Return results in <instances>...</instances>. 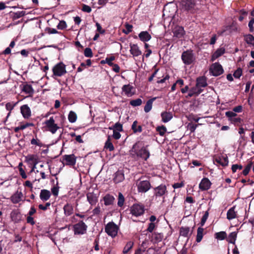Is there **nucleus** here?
I'll list each match as a JSON object with an SVG mask.
<instances>
[{
  "mask_svg": "<svg viewBox=\"0 0 254 254\" xmlns=\"http://www.w3.org/2000/svg\"><path fill=\"white\" fill-rule=\"evenodd\" d=\"M180 8L183 11L194 14L199 10L200 4L196 0H181Z\"/></svg>",
  "mask_w": 254,
  "mask_h": 254,
  "instance_id": "obj_1",
  "label": "nucleus"
},
{
  "mask_svg": "<svg viewBox=\"0 0 254 254\" xmlns=\"http://www.w3.org/2000/svg\"><path fill=\"white\" fill-rule=\"evenodd\" d=\"M140 143V142L135 143L132 146V151L134 152L138 157L146 161L150 156V152L147 149V146L146 147L143 146L139 149Z\"/></svg>",
  "mask_w": 254,
  "mask_h": 254,
  "instance_id": "obj_2",
  "label": "nucleus"
},
{
  "mask_svg": "<svg viewBox=\"0 0 254 254\" xmlns=\"http://www.w3.org/2000/svg\"><path fill=\"white\" fill-rule=\"evenodd\" d=\"M52 71V77L62 76L67 72L66 65L63 62H60L53 66Z\"/></svg>",
  "mask_w": 254,
  "mask_h": 254,
  "instance_id": "obj_3",
  "label": "nucleus"
},
{
  "mask_svg": "<svg viewBox=\"0 0 254 254\" xmlns=\"http://www.w3.org/2000/svg\"><path fill=\"white\" fill-rule=\"evenodd\" d=\"M181 59L185 64L190 65L195 62V57L192 50H187L182 53Z\"/></svg>",
  "mask_w": 254,
  "mask_h": 254,
  "instance_id": "obj_4",
  "label": "nucleus"
},
{
  "mask_svg": "<svg viewBox=\"0 0 254 254\" xmlns=\"http://www.w3.org/2000/svg\"><path fill=\"white\" fill-rule=\"evenodd\" d=\"M118 230V226L113 221L108 223L105 227V232L112 238L117 235Z\"/></svg>",
  "mask_w": 254,
  "mask_h": 254,
  "instance_id": "obj_5",
  "label": "nucleus"
},
{
  "mask_svg": "<svg viewBox=\"0 0 254 254\" xmlns=\"http://www.w3.org/2000/svg\"><path fill=\"white\" fill-rule=\"evenodd\" d=\"M45 124L47 130L53 134H55L60 128L57 124L55 123V121L53 117H51L49 120L46 121Z\"/></svg>",
  "mask_w": 254,
  "mask_h": 254,
  "instance_id": "obj_6",
  "label": "nucleus"
},
{
  "mask_svg": "<svg viewBox=\"0 0 254 254\" xmlns=\"http://www.w3.org/2000/svg\"><path fill=\"white\" fill-rule=\"evenodd\" d=\"M153 192L156 197H162L164 198V195L168 193V190L166 185L162 184L153 189Z\"/></svg>",
  "mask_w": 254,
  "mask_h": 254,
  "instance_id": "obj_7",
  "label": "nucleus"
},
{
  "mask_svg": "<svg viewBox=\"0 0 254 254\" xmlns=\"http://www.w3.org/2000/svg\"><path fill=\"white\" fill-rule=\"evenodd\" d=\"M209 71L211 74L214 76H218L224 72L222 66L218 62L215 63L211 65Z\"/></svg>",
  "mask_w": 254,
  "mask_h": 254,
  "instance_id": "obj_8",
  "label": "nucleus"
},
{
  "mask_svg": "<svg viewBox=\"0 0 254 254\" xmlns=\"http://www.w3.org/2000/svg\"><path fill=\"white\" fill-rule=\"evenodd\" d=\"M137 190L139 192L145 193L150 190L151 187L149 181H140L137 184Z\"/></svg>",
  "mask_w": 254,
  "mask_h": 254,
  "instance_id": "obj_9",
  "label": "nucleus"
},
{
  "mask_svg": "<svg viewBox=\"0 0 254 254\" xmlns=\"http://www.w3.org/2000/svg\"><path fill=\"white\" fill-rule=\"evenodd\" d=\"M75 234H84L86 233L87 226L83 221H80L73 226Z\"/></svg>",
  "mask_w": 254,
  "mask_h": 254,
  "instance_id": "obj_10",
  "label": "nucleus"
},
{
  "mask_svg": "<svg viewBox=\"0 0 254 254\" xmlns=\"http://www.w3.org/2000/svg\"><path fill=\"white\" fill-rule=\"evenodd\" d=\"M131 213L135 216H139L144 213V207L143 205L134 204L130 208Z\"/></svg>",
  "mask_w": 254,
  "mask_h": 254,
  "instance_id": "obj_11",
  "label": "nucleus"
},
{
  "mask_svg": "<svg viewBox=\"0 0 254 254\" xmlns=\"http://www.w3.org/2000/svg\"><path fill=\"white\" fill-rule=\"evenodd\" d=\"M63 164L68 166H74L76 162V157L73 154L64 155L63 156Z\"/></svg>",
  "mask_w": 254,
  "mask_h": 254,
  "instance_id": "obj_12",
  "label": "nucleus"
},
{
  "mask_svg": "<svg viewBox=\"0 0 254 254\" xmlns=\"http://www.w3.org/2000/svg\"><path fill=\"white\" fill-rule=\"evenodd\" d=\"M214 163L217 165H221L222 167L228 166L229 160L227 156H217L214 158Z\"/></svg>",
  "mask_w": 254,
  "mask_h": 254,
  "instance_id": "obj_13",
  "label": "nucleus"
},
{
  "mask_svg": "<svg viewBox=\"0 0 254 254\" xmlns=\"http://www.w3.org/2000/svg\"><path fill=\"white\" fill-rule=\"evenodd\" d=\"M122 90L125 94L128 97H131L135 94L134 87L129 84L123 85Z\"/></svg>",
  "mask_w": 254,
  "mask_h": 254,
  "instance_id": "obj_14",
  "label": "nucleus"
},
{
  "mask_svg": "<svg viewBox=\"0 0 254 254\" xmlns=\"http://www.w3.org/2000/svg\"><path fill=\"white\" fill-rule=\"evenodd\" d=\"M20 87L22 92H24L26 94H28L29 96H32L34 93V90L32 85L28 84L27 82L20 85Z\"/></svg>",
  "mask_w": 254,
  "mask_h": 254,
  "instance_id": "obj_15",
  "label": "nucleus"
},
{
  "mask_svg": "<svg viewBox=\"0 0 254 254\" xmlns=\"http://www.w3.org/2000/svg\"><path fill=\"white\" fill-rule=\"evenodd\" d=\"M125 180V175L123 170H118L114 174L113 181L115 184H118Z\"/></svg>",
  "mask_w": 254,
  "mask_h": 254,
  "instance_id": "obj_16",
  "label": "nucleus"
},
{
  "mask_svg": "<svg viewBox=\"0 0 254 254\" xmlns=\"http://www.w3.org/2000/svg\"><path fill=\"white\" fill-rule=\"evenodd\" d=\"M211 183L207 178H203L199 184V188L201 190H207L210 188Z\"/></svg>",
  "mask_w": 254,
  "mask_h": 254,
  "instance_id": "obj_17",
  "label": "nucleus"
},
{
  "mask_svg": "<svg viewBox=\"0 0 254 254\" xmlns=\"http://www.w3.org/2000/svg\"><path fill=\"white\" fill-rule=\"evenodd\" d=\"M20 112L23 117L25 119H29L31 116V109L27 104L20 107Z\"/></svg>",
  "mask_w": 254,
  "mask_h": 254,
  "instance_id": "obj_18",
  "label": "nucleus"
},
{
  "mask_svg": "<svg viewBox=\"0 0 254 254\" xmlns=\"http://www.w3.org/2000/svg\"><path fill=\"white\" fill-rule=\"evenodd\" d=\"M129 47L130 53L133 57H138L142 54V52L137 44L130 43Z\"/></svg>",
  "mask_w": 254,
  "mask_h": 254,
  "instance_id": "obj_19",
  "label": "nucleus"
},
{
  "mask_svg": "<svg viewBox=\"0 0 254 254\" xmlns=\"http://www.w3.org/2000/svg\"><path fill=\"white\" fill-rule=\"evenodd\" d=\"M22 196V193L21 191H17L12 195L10 200L13 203L16 204L21 201Z\"/></svg>",
  "mask_w": 254,
  "mask_h": 254,
  "instance_id": "obj_20",
  "label": "nucleus"
},
{
  "mask_svg": "<svg viewBox=\"0 0 254 254\" xmlns=\"http://www.w3.org/2000/svg\"><path fill=\"white\" fill-rule=\"evenodd\" d=\"M161 117L163 123H167L173 118V114L170 112L164 111L161 113Z\"/></svg>",
  "mask_w": 254,
  "mask_h": 254,
  "instance_id": "obj_21",
  "label": "nucleus"
},
{
  "mask_svg": "<svg viewBox=\"0 0 254 254\" xmlns=\"http://www.w3.org/2000/svg\"><path fill=\"white\" fill-rule=\"evenodd\" d=\"M140 40L146 42L149 41L151 38V35L147 31H141L138 35Z\"/></svg>",
  "mask_w": 254,
  "mask_h": 254,
  "instance_id": "obj_22",
  "label": "nucleus"
},
{
  "mask_svg": "<svg viewBox=\"0 0 254 254\" xmlns=\"http://www.w3.org/2000/svg\"><path fill=\"white\" fill-rule=\"evenodd\" d=\"M207 79L204 76H200L196 79V86L205 87L207 86Z\"/></svg>",
  "mask_w": 254,
  "mask_h": 254,
  "instance_id": "obj_23",
  "label": "nucleus"
},
{
  "mask_svg": "<svg viewBox=\"0 0 254 254\" xmlns=\"http://www.w3.org/2000/svg\"><path fill=\"white\" fill-rule=\"evenodd\" d=\"M10 217L15 223H17L21 220V214L18 210H12L10 213Z\"/></svg>",
  "mask_w": 254,
  "mask_h": 254,
  "instance_id": "obj_24",
  "label": "nucleus"
},
{
  "mask_svg": "<svg viewBox=\"0 0 254 254\" xmlns=\"http://www.w3.org/2000/svg\"><path fill=\"white\" fill-rule=\"evenodd\" d=\"M51 196L50 191L47 190H42L40 193V199L44 201L48 200Z\"/></svg>",
  "mask_w": 254,
  "mask_h": 254,
  "instance_id": "obj_25",
  "label": "nucleus"
},
{
  "mask_svg": "<svg viewBox=\"0 0 254 254\" xmlns=\"http://www.w3.org/2000/svg\"><path fill=\"white\" fill-rule=\"evenodd\" d=\"M103 200L105 205L108 206L113 204L115 198L113 195L110 194H107L103 197Z\"/></svg>",
  "mask_w": 254,
  "mask_h": 254,
  "instance_id": "obj_26",
  "label": "nucleus"
},
{
  "mask_svg": "<svg viewBox=\"0 0 254 254\" xmlns=\"http://www.w3.org/2000/svg\"><path fill=\"white\" fill-rule=\"evenodd\" d=\"M86 196L88 201L91 205H95L97 202V197L93 193H88Z\"/></svg>",
  "mask_w": 254,
  "mask_h": 254,
  "instance_id": "obj_27",
  "label": "nucleus"
},
{
  "mask_svg": "<svg viewBox=\"0 0 254 254\" xmlns=\"http://www.w3.org/2000/svg\"><path fill=\"white\" fill-rule=\"evenodd\" d=\"M225 52V50L223 48H221L217 49V50L213 53L211 57V61H214L219 57L221 56Z\"/></svg>",
  "mask_w": 254,
  "mask_h": 254,
  "instance_id": "obj_28",
  "label": "nucleus"
},
{
  "mask_svg": "<svg viewBox=\"0 0 254 254\" xmlns=\"http://www.w3.org/2000/svg\"><path fill=\"white\" fill-rule=\"evenodd\" d=\"M185 32L184 28L182 26H179L175 28L174 31V36L177 38H181L185 35Z\"/></svg>",
  "mask_w": 254,
  "mask_h": 254,
  "instance_id": "obj_29",
  "label": "nucleus"
},
{
  "mask_svg": "<svg viewBox=\"0 0 254 254\" xmlns=\"http://www.w3.org/2000/svg\"><path fill=\"white\" fill-rule=\"evenodd\" d=\"M236 206H234L230 208L227 213V218L228 220L233 219L237 217L236 212L235 211Z\"/></svg>",
  "mask_w": 254,
  "mask_h": 254,
  "instance_id": "obj_30",
  "label": "nucleus"
},
{
  "mask_svg": "<svg viewBox=\"0 0 254 254\" xmlns=\"http://www.w3.org/2000/svg\"><path fill=\"white\" fill-rule=\"evenodd\" d=\"M157 97H153L148 100L144 106V110L145 113H148L151 111L152 108L153 102L157 99Z\"/></svg>",
  "mask_w": 254,
  "mask_h": 254,
  "instance_id": "obj_31",
  "label": "nucleus"
},
{
  "mask_svg": "<svg viewBox=\"0 0 254 254\" xmlns=\"http://www.w3.org/2000/svg\"><path fill=\"white\" fill-rule=\"evenodd\" d=\"M64 210L65 215L70 216L73 212V207L71 204L67 203L64 206Z\"/></svg>",
  "mask_w": 254,
  "mask_h": 254,
  "instance_id": "obj_32",
  "label": "nucleus"
},
{
  "mask_svg": "<svg viewBox=\"0 0 254 254\" xmlns=\"http://www.w3.org/2000/svg\"><path fill=\"white\" fill-rule=\"evenodd\" d=\"M104 149L109 150L110 151H112L115 149L114 146L111 140V137L109 135L108 136V138L105 143Z\"/></svg>",
  "mask_w": 254,
  "mask_h": 254,
  "instance_id": "obj_33",
  "label": "nucleus"
},
{
  "mask_svg": "<svg viewBox=\"0 0 254 254\" xmlns=\"http://www.w3.org/2000/svg\"><path fill=\"white\" fill-rule=\"evenodd\" d=\"M237 237V232H233L230 233L226 238L227 241L231 244H235Z\"/></svg>",
  "mask_w": 254,
  "mask_h": 254,
  "instance_id": "obj_34",
  "label": "nucleus"
},
{
  "mask_svg": "<svg viewBox=\"0 0 254 254\" xmlns=\"http://www.w3.org/2000/svg\"><path fill=\"white\" fill-rule=\"evenodd\" d=\"M190 231V228L188 227H182L180 229V234L181 236L184 237H188L189 235H190L191 233L189 234Z\"/></svg>",
  "mask_w": 254,
  "mask_h": 254,
  "instance_id": "obj_35",
  "label": "nucleus"
},
{
  "mask_svg": "<svg viewBox=\"0 0 254 254\" xmlns=\"http://www.w3.org/2000/svg\"><path fill=\"white\" fill-rule=\"evenodd\" d=\"M138 122L137 121H134L131 126V129L134 133L141 132L142 131V127L141 126H137Z\"/></svg>",
  "mask_w": 254,
  "mask_h": 254,
  "instance_id": "obj_36",
  "label": "nucleus"
},
{
  "mask_svg": "<svg viewBox=\"0 0 254 254\" xmlns=\"http://www.w3.org/2000/svg\"><path fill=\"white\" fill-rule=\"evenodd\" d=\"M204 229L201 227H198L197 230V235L196 238V241L197 243L201 242L203 236Z\"/></svg>",
  "mask_w": 254,
  "mask_h": 254,
  "instance_id": "obj_37",
  "label": "nucleus"
},
{
  "mask_svg": "<svg viewBox=\"0 0 254 254\" xmlns=\"http://www.w3.org/2000/svg\"><path fill=\"white\" fill-rule=\"evenodd\" d=\"M198 93L197 92V87L195 86L192 88H191L189 91L188 95L186 96V98H190L193 96H198Z\"/></svg>",
  "mask_w": 254,
  "mask_h": 254,
  "instance_id": "obj_38",
  "label": "nucleus"
},
{
  "mask_svg": "<svg viewBox=\"0 0 254 254\" xmlns=\"http://www.w3.org/2000/svg\"><path fill=\"white\" fill-rule=\"evenodd\" d=\"M77 115L74 112L72 111L69 112L68 115V120L70 123H75L77 120Z\"/></svg>",
  "mask_w": 254,
  "mask_h": 254,
  "instance_id": "obj_39",
  "label": "nucleus"
},
{
  "mask_svg": "<svg viewBox=\"0 0 254 254\" xmlns=\"http://www.w3.org/2000/svg\"><path fill=\"white\" fill-rule=\"evenodd\" d=\"M215 238L218 240H223L227 238V234L224 231H221L215 234Z\"/></svg>",
  "mask_w": 254,
  "mask_h": 254,
  "instance_id": "obj_40",
  "label": "nucleus"
},
{
  "mask_svg": "<svg viewBox=\"0 0 254 254\" xmlns=\"http://www.w3.org/2000/svg\"><path fill=\"white\" fill-rule=\"evenodd\" d=\"M133 246V243L132 242H128L124 248L123 253L125 254H127L132 249Z\"/></svg>",
  "mask_w": 254,
  "mask_h": 254,
  "instance_id": "obj_41",
  "label": "nucleus"
},
{
  "mask_svg": "<svg viewBox=\"0 0 254 254\" xmlns=\"http://www.w3.org/2000/svg\"><path fill=\"white\" fill-rule=\"evenodd\" d=\"M245 40L247 44L254 46V37L251 34H248L245 37Z\"/></svg>",
  "mask_w": 254,
  "mask_h": 254,
  "instance_id": "obj_42",
  "label": "nucleus"
},
{
  "mask_svg": "<svg viewBox=\"0 0 254 254\" xmlns=\"http://www.w3.org/2000/svg\"><path fill=\"white\" fill-rule=\"evenodd\" d=\"M156 130L160 136H164L167 131V128L164 126H158L156 127Z\"/></svg>",
  "mask_w": 254,
  "mask_h": 254,
  "instance_id": "obj_43",
  "label": "nucleus"
},
{
  "mask_svg": "<svg viewBox=\"0 0 254 254\" xmlns=\"http://www.w3.org/2000/svg\"><path fill=\"white\" fill-rule=\"evenodd\" d=\"M252 162H250L245 167V169L242 172L241 174L244 176H247L249 174L252 168Z\"/></svg>",
  "mask_w": 254,
  "mask_h": 254,
  "instance_id": "obj_44",
  "label": "nucleus"
},
{
  "mask_svg": "<svg viewBox=\"0 0 254 254\" xmlns=\"http://www.w3.org/2000/svg\"><path fill=\"white\" fill-rule=\"evenodd\" d=\"M142 103V100L140 98H137L135 100H131L129 102V104L133 107H136L141 105Z\"/></svg>",
  "mask_w": 254,
  "mask_h": 254,
  "instance_id": "obj_45",
  "label": "nucleus"
},
{
  "mask_svg": "<svg viewBox=\"0 0 254 254\" xmlns=\"http://www.w3.org/2000/svg\"><path fill=\"white\" fill-rule=\"evenodd\" d=\"M125 197L121 192L119 193L118 198V205L119 207H122L124 204Z\"/></svg>",
  "mask_w": 254,
  "mask_h": 254,
  "instance_id": "obj_46",
  "label": "nucleus"
},
{
  "mask_svg": "<svg viewBox=\"0 0 254 254\" xmlns=\"http://www.w3.org/2000/svg\"><path fill=\"white\" fill-rule=\"evenodd\" d=\"M209 216L208 211H206L205 212L204 215L201 218V221L200 222V226L202 227L205 224L207 219H208Z\"/></svg>",
  "mask_w": 254,
  "mask_h": 254,
  "instance_id": "obj_47",
  "label": "nucleus"
},
{
  "mask_svg": "<svg viewBox=\"0 0 254 254\" xmlns=\"http://www.w3.org/2000/svg\"><path fill=\"white\" fill-rule=\"evenodd\" d=\"M153 237L156 242H160L163 239V235L162 233H154L153 234Z\"/></svg>",
  "mask_w": 254,
  "mask_h": 254,
  "instance_id": "obj_48",
  "label": "nucleus"
},
{
  "mask_svg": "<svg viewBox=\"0 0 254 254\" xmlns=\"http://www.w3.org/2000/svg\"><path fill=\"white\" fill-rule=\"evenodd\" d=\"M84 55L87 58L92 57L93 55L91 49L90 48H86L84 51Z\"/></svg>",
  "mask_w": 254,
  "mask_h": 254,
  "instance_id": "obj_49",
  "label": "nucleus"
},
{
  "mask_svg": "<svg viewBox=\"0 0 254 254\" xmlns=\"http://www.w3.org/2000/svg\"><path fill=\"white\" fill-rule=\"evenodd\" d=\"M18 103V102L13 103L11 102L7 103L5 105V108L7 111H9V112H11L14 107L17 105Z\"/></svg>",
  "mask_w": 254,
  "mask_h": 254,
  "instance_id": "obj_50",
  "label": "nucleus"
},
{
  "mask_svg": "<svg viewBox=\"0 0 254 254\" xmlns=\"http://www.w3.org/2000/svg\"><path fill=\"white\" fill-rule=\"evenodd\" d=\"M243 70L241 67H239L237 68L236 70H235L233 73V76L236 78H240V77L242 75Z\"/></svg>",
  "mask_w": 254,
  "mask_h": 254,
  "instance_id": "obj_51",
  "label": "nucleus"
},
{
  "mask_svg": "<svg viewBox=\"0 0 254 254\" xmlns=\"http://www.w3.org/2000/svg\"><path fill=\"white\" fill-rule=\"evenodd\" d=\"M66 27H67L66 23L64 20L60 21V22L59 23L58 25L57 26V28L60 30L65 29L66 28Z\"/></svg>",
  "mask_w": 254,
  "mask_h": 254,
  "instance_id": "obj_52",
  "label": "nucleus"
},
{
  "mask_svg": "<svg viewBox=\"0 0 254 254\" xmlns=\"http://www.w3.org/2000/svg\"><path fill=\"white\" fill-rule=\"evenodd\" d=\"M25 14V11H17L16 12H14L13 14V18L15 19L19 18L21 17H23Z\"/></svg>",
  "mask_w": 254,
  "mask_h": 254,
  "instance_id": "obj_53",
  "label": "nucleus"
},
{
  "mask_svg": "<svg viewBox=\"0 0 254 254\" xmlns=\"http://www.w3.org/2000/svg\"><path fill=\"white\" fill-rule=\"evenodd\" d=\"M126 30H123V32L126 34H128L132 31V25L128 23H126L125 25Z\"/></svg>",
  "mask_w": 254,
  "mask_h": 254,
  "instance_id": "obj_54",
  "label": "nucleus"
},
{
  "mask_svg": "<svg viewBox=\"0 0 254 254\" xmlns=\"http://www.w3.org/2000/svg\"><path fill=\"white\" fill-rule=\"evenodd\" d=\"M225 115L229 118V120L230 121L232 118L235 117L237 114L234 111H227L226 112Z\"/></svg>",
  "mask_w": 254,
  "mask_h": 254,
  "instance_id": "obj_55",
  "label": "nucleus"
},
{
  "mask_svg": "<svg viewBox=\"0 0 254 254\" xmlns=\"http://www.w3.org/2000/svg\"><path fill=\"white\" fill-rule=\"evenodd\" d=\"M31 144L32 145H36L40 147L43 146V143L40 141L39 139H36L35 138H32L31 140Z\"/></svg>",
  "mask_w": 254,
  "mask_h": 254,
  "instance_id": "obj_56",
  "label": "nucleus"
},
{
  "mask_svg": "<svg viewBox=\"0 0 254 254\" xmlns=\"http://www.w3.org/2000/svg\"><path fill=\"white\" fill-rule=\"evenodd\" d=\"M115 57L114 56H111L106 58V62L109 66H111L114 63L112 62L114 61Z\"/></svg>",
  "mask_w": 254,
  "mask_h": 254,
  "instance_id": "obj_57",
  "label": "nucleus"
},
{
  "mask_svg": "<svg viewBox=\"0 0 254 254\" xmlns=\"http://www.w3.org/2000/svg\"><path fill=\"white\" fill-rule=\"evenodd\" d=\"M114 130L118 131H123V129L122 125L119 122L116 123L114 126Z\"/></svg>",
  "mask_w": 254,
  "mask_h": 254,
  "instance_id": "obj_58",
  "label": "nucleus"
},
{
  "mask_svg": "<svg viewBox=\"0 0 254 254\" xmlns=\"http://www.w3.org/2000/svg\"><path fill=\"white\" fill-rule=\"evenodd\" d=\"M198 125L190 123L188 125V127L190 132H194L196 129Z\"/></svg>",
  "mask_w": 254,
  "mask_h": 254,
  "instance_id": "obj_59",
  "label": "nucleus"
},
{
  "mask_svg": "<svg viewBox=\"0 0 254 254\" xmlns=\"http://www.w3.org/2000/svg\"><path fill=\"white\" fill-rule=\"evenodd\" d=\"M243 166L241 165L234 164L232 166V171L233 173H235L238 169L242 170Z\"/></svg>",
  "mask_w": 254,
  "mask_h": 254,
  "instance_id": "obj_60",
  "label": "nucleus"
},
{
  "mask_svg": "<svg viewBox=\"0 0 254 254\" xmlns=\"http://www.w3.org/2000/svg\"><path fill=\"white\" fill-rule=\"evenodd\" d=\"M46 31L49 34H57V33H59V32L56 29L52 28H50V27L46 28Z\"/></svg>",
  "mask_w": 254,
  "mask_h": 254,
  "instance_id": "obj_61",
  "label": "nucleus"
},
{
  "mask_svg": "<svg viewBox=\"0 0 254 254\" xmlns=\"http://www.w3.org/2000/svg\"><path fill=\"white\" fill-rule=\"evenodd\" d=\"M82 10L84 12L90 13L92 9H91V8L89 6L84 4H83V6H82Z\"/></svg>",
  "mask_w": 254,
  "mask_h": 254,
  "instance_id": "obj_62",
  "label": "nucleus"
},
{
  "mask_svg": "<svg viewBox=\"0 0 254 254\" xmlns=\"http://www.w3.org/2000/svg\"><path fill=\"white\" fill-rule=\"evenodd\" d=\"M155 225L154 223H150L148 225V227L146 230L147 232H152L154 229H155Z\"/></svg>",
  "mask_w": 254,
  "mask_h": 254,
  "instance_id": "obj_63",
  "label": "nucleus"
},
{
  "mask_svg": "<svg viewBox=\"0 0 254 254\" xmlns=\"http://www.w3.org/2000/svg\"><path fill=\"white\" fill-rule=\"evenodd\" d=\"M254 23V18H252L251 20L249 21L248 26L250 28V31L251 32H253L254 30V28L253 27V24Z\"/></svg>",
  "mask_w": 254,
  "mask_h": 254,
  "instance_id": "obj_64",
  "label": "nucleus"
}]
</instances>
